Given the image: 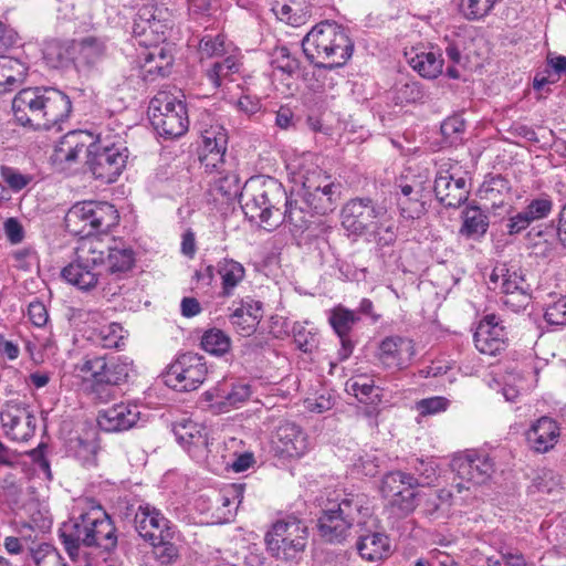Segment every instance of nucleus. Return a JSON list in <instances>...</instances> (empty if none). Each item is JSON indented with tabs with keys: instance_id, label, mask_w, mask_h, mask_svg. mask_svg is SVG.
<instances>
[{
	"instance_id": "13",
	"label": "nucleus",
	"mask_w": 566,
	"mask_h": 566,
	"mask_svg": "<svg viewBox=\"0 0 566 566\" xmlns=\"http://www.w3.org/2000/svg\"><path fill=\"white\" fill-rule=\"evenodd\" d=\"M208 368L205 358L198 354L180 355L167 373L168 381L178 390L197 389L206 379Z\"/></svg>"
},
{
	"instance_id": "63",
	"label": "nucleus",
	"mask_w": 566,
	"mask_h": 566,
	"mask_svg": "<svg viewBox=\"0 0 566 566\" xmlns=\"http://www.w3.org/2000/svg\"><path fill=\"white\" fill-rule=\"evenodd\" d=\"M464 128V122L458 116L449 117L441 124V133L446 138H455Z\"/></svg>"
},
{
	"instance_id": "61",
	"label": "nucleus",
	"mask_w": 566,
	"mask_h": 566,
	"mask_svg": "<svg viewBox=\"0 0 566 566\" xmlns=\"http://www.w3.org/2000/svg\"><path fill=\"white\" fill-rule=\"evenodd\" d=\"M502 302L504 305L512 308V311L520 312L525 310L531 303V294L530 291L505 294Z\"/></svg>"
},
{
	"instance_id": "54",
	"label": "nucleus",
	"mask_w": 566,
	"mask_h": 566,
	"mask_svg": "<svg viewBox=\"0 0 566 566\" xmlns=\"http://www.w3.org/2000/svg\"><path fill=\"white\" fill-rule=\"evenodd\" d=\"M416 486H408L390 500L391 506L396 507L401 515H407L416 509Z\"/></svg>"
},
{
	"instance_id": "2",
	"label": "nucleus",
	"mask_w": 566,
	"mask_h": 566,
	"mask_svg": "<svg viewBox=\"0 0 566 566\" xmlns=\"http://www.w3.org/2000/svg\"><path fill=\"white\" fill-rule=\"evenodd\" d=\"M302 49L314 66L335 69L350 59L354 44L344 28L325 21L313 27L304 36Z\"/></svg>"
},
{
	"instance_id": "5",
	"label": "nucleus",
	"mask_w": 566,
	"mask_h": 566,
	"mask_svg": "<svg viewBox=\"0 0 566 566\" xmlns=\"http://www.w3.org/2000/svg\"><path fill=\"white\" fill-rule=\"evenodd\" d=\"M107 249L95 237H84L76 248V259L66 265L62 277L83 291L96 287L101 281L98 268L105 265Z\"/></svg>"
},
{
	"instance_id": "36",
	"label": "nucleus",
	"mask_w": 566,
	"mask_h": 566,
	"mask_svg": "<svg viewBox=\"0 0 566 566\" xmlns=\"http://www.w3.org/2000/svg\"><path fill=\"white\" fill-rule=\"evenodd\" d=\"M242 66L241 54L238 49H232L229 55L216 61L208 70L207 77L214 87H219L226 81H232V75L240 72Z\"/></svg>"
},
{
	"instance_id": "10",
	"label": "nucleus",
	"mask_w": 566,
	"mask_h": 566,
	"mask_svg": "<svg viewBox=\"0 0 566 566\" xmlns=\"http://www.w3.org/2000/svg\"><path fill=\"white\" fill-rule=\"evenodd\" d=\"M128 150L124 144L99 138L87 149V165L96 179L106 184L116 181L125 168Z\"/></svg>"
},
{
	"instance_id": "53",
	"label": "nucleus",
	"mask_w": 566,
	"mask_h": 566,
	"mask_svg": "<svg viewBox=\"0 0 566 566\" xmlns=\"http://www.w3.org/2000/svg\"><path fill=\"white\" fill-rule=\"evenodd\" d=\"M397 205L405 219H417L424 212L420 196L397 197Z\"/></svg>"
},
{
	"instance_id": "57",
	"label": "nucleus",
	"mask_w": 566,
	"mask_h": 566,
	"mask_svg": "<svg viewBox=\"0 0 566 566\" xmlns=\"http://www.w3.org/2000/svg\"><path fill=\"white\" fill-rule=\"evenodd\" d=\"M366 235L380 247L391 244L396 240V232L392 224H385L378 221L377 226Z\"/></svg>"
},
{
	"instance_id": "32",
	"label": "nucleus",
	"mask_w": 566,
	"mask_h": 566,
	"mask_svg": "<svg viewBox=\"0 0 566 566\" xmlns=\"http://www.w3.org/2000/svg\"><path fill=\"white\" fill-rule=\"evenodd\" d=\"M282 206L285 207L282 212V222L287 223L291 231L303 233L312 223L314 212L307 207L302 195L286 196Z\"/></svg>"
},
{
	"instance_id": "52",
	"label": "nucleus",
	"mask_w": 566,
	"mask_h": 566,
	"mask_svg": "<svg viewBox=\"0 0 566 566\" xmlns=\"http://www.w3.org/2000/svg\"><path fill=\"white\" fill-rule=\"evenodd\" d=\"M495 0H461L460 12L469 20H478L486 15L494 6Z\"/></svg>"
},
{
	"instance_id": "20",
	"label": "nucleus",
	"mask_w": 566,
	"mask_h": 566,
	"mask_svg": "<svg viewBox=\"0 0 566 566\" xmlns=\"http://www.w3.org/2000/svg\"><path fill=\"white\" fill-rule=\"evenodd\" d=\"M140 419V410L132 402H119L102 409L97 415L98 427L106 432H120L133 428Z\"/></svg>"
},
{
	"instance_id": "37",
	"label": "nucleus",
	"mask_w": 566,
	"mask_h": 566,
	"mask_svg": "<svg viewBox=\"0 0 566 566\" xmlns=\"http://www.w3.org/2000/svg\"><path fill=\"white\" fill-rule=\"evenodd\" d=\"M217 272L221 277V295L229 297L233 294L235 287L244 280V266L233 260L224 258L217 264Z\"/></svg>"
},
{
	"instance_id": "8",
	"label": "nucleus",
	"mask_w": 566,
	"mask_h": 566,
	"mask_svg": "<svg viewBox=\"0 0 566 566\" xmlns=\"http://www.w3.org/2000/svg\"><path fill=\"white\" fill-rule=\"evenodd\" d=\"M148 113L154 128L163 137H180L188 130L186 105L169 92H158L150 101Z\"/></svg>"
},
{
	"instance_id": "12",
	"label": "nucleus",
	"mask_w": 566,
	"mask_h": 566,
	"mask_svg": "<svg viewBox=\"0 0 566 566\" xmlns=\"http://www.w3.org/2000/svg\"><path fill=\"white\" fill-rule=\"evenodd\" d=\"M4 434L12 441L24 442L34 436L36 418L23 401L10 400L0 411Z\"/></svg>"
},
{
	"instance_id": "60",
	"label": "nucleus",
	"mask_w": 566,
	"mask_h": 566,
	"mask_svg": "<svg viewBox=\"0 0 566 566\" xmlns=\"http://www.w3.org/2000/svg\"><path fill=\"white\" fill-rule=\"evenodd\" d=\"M553 208V202L548 198H537L532 200L524 209L533 221L547 217Z\"/></svg>"
},
{
	"instance_id": "33",
	"label": "nucleus",
	"mask_w": 566,
	"mask_h": 566,
	"mask_svg": "<svg viewBox=\"0 0 566 566\" xmlns=\"http://www.w3.org/2000/svg\"><path fill=\"white\" fill-rule=\"evenodd\" d=\"M409 65L424 78H437L442 73L443 59L433 50L412 48L406 52Z\"/></svg>"
},
{
	"instance_id": "11",
	"label": "nucleus",
	"mask_w": 566,
	"mask_h": 566,
	"mask_svg": "<svg viewBox=\"0 0 566 566\" xmlns=\"http://www.w3.org/2000/svg\"><path fill=\"white\" fill-rule=\"evenodd\" d=\"M385 207L369 198L349 200L342 209V226L355 235H366L386 216Z\"/></svg>"
},
{
	"instance_id": "42",
	"label": "nucleus",
	"mask_w": 566,
	"mask_h": 566,
	"mask_svg": "<svg viewBox=\"0 0 566 566\" xmlns=\"http://www.w3.org/2000/svg\"><path fill=\"white\" fill-rule=\"evenodd\" d=\"M460 233L469 239H479L488 230L489 219L478 207H468L463 211Z\"/></svg>"
},
{
	"instance_id": "56",
	"label": "nucleus",
	"mask_w": 566,
	"mask_h": 566,
	"mask_svg": "<svg viewBox=\"0 0 566 566\" xmlns=\"http://www.w3.org/2000/svg\"><path fill=\"white\" fill-rule=\"evenodd\" d=\"M449 401L444 397H430L416 402L417 411L422 416L434 415L444 411Z\"/></svg>"
},
{
	"instance_id": "59",
	"label": "nucleus",
	"mask_w": 566,
	"mask_h": 566,
	"mask_svg": "<svg viewBox=\"0 0 566 566\" xmlns=\"http://www.w3.org/2000/svg\"><path fill=\"white\" fill-rule=\"evenodd\" d=\"M2 179L14 191H20L28 186L31 178L19 172L17 169L3 166L0 170Z\"/></svg>"
},
{
	"instance_id": "7",
	"label": "nucleus",
	"mask_w": 566,
	"mask_h": 566,
	"mask_svg": "<svg viewBox=\"0 0 566 566\" xmlns=\"http://www.w3.org/2000/svg\"><path fill=\"white\" fill-rule=\"evenodd\" d=\"M307 539L308 527L295 515L277 520L264 537L269 553L285 560L294 559L304 552Z\"/></svg>"
},
{
	"instance_id": "29",
	"label": "nucleus",
	"mask_w": 566,
	"mask_h": 566,
	"mask_svg": "<svg viewBox=\"0 0 566 566\" xmlns=\"http://www.w3.org/2000/svg\"><path fill=\"white\" fill-rule=\"evenodd\" d=\"M434 192L438 200L446 207L457 208L467 199L469 191L465 179L454 178L449 172H440L434 180Z\"/></svg>"
},
{
	"instance_id": "1",
	"label": "nucleus",
	"mask_w": 566,
	"mask_h": 566,
	"mask_svg": "<svg viewBox=\"0 0 566 566\" xmlns=\"http://www.w3.org/2000/svg\"><path fill=\"white\" fill-rule=\"evenodd\" d=\"M71 109L69 96L53 87L23 88L12 101L17 120L38 129H50L65 120Z\"/></svg>"
},
{
	"instance_id": "40",
	"label": "nucleus",
	"mask_w": 566,
	"mask_h": 566,
	"mask_svg": "<svg viewBox=\"0 0 566 566\" xmlns=\"http://www.w3.org/2000/svg\"><path fill=\"white\" fill-rule=\"evenodd\" d=\"M346 391L354 395L360 402L377 405L380 402V389L374 380L365 375H358L346 381Z\"/></svg>"
},
{
	"instance_id": "48",
	"label": "nucleus",
	"mask_w": 566,
	"mask_h": 566,
	"mask_svg": "<svg viewBox=\"0 0 566 566\" xmlns=\"http://www.w3.org/2000/svg\"><path fill=\"white\" fill-rule=\"evenodd\" d=\"M231 44H226L223 35H206L200 40L199 53L201 57H221L232 51Z\"/></svg>"
},
{
	"instance_id": "25",
	"label": "nucleus",
	"mask_w": 566,
	"mask_h": 566,
	"mask_svg": "<svg viewBox=\"0 0 566 566\" xmlns=\"http://www.w3.org/2000/svg\"><path fill=\"white\" fill-rule=\"evenodd\" d=\"M272 444L276 453L286 458L304 454L307 440L298 426L292 422L281 423L273 434Z\"/></svg>"
},
{
	"instance_id": "49",
	"label": "nucleus",
	"mask_w": 566,
	"mask_h": 566,
	"mask_svg": "<svg viewBox=\"0 0 566 566\" xmlns=\"http://www.w3.org/2000/svg\"><path fill=\"white\" fill-rule=\"evenodd\" d=\"M426 98V91L420 83L415 81L399 84L395 91V101L397 104L423 103Z\"/></svg>"
},
{
	"instance_id": "28",
	"label": "nucleus",
	"mask_w": 566,
	"mask_h": 566,
	"mask_svg": "<svg viewBox=\"0 0 566 566\" xmlns=\"http://www.w3.org/2000/svg\"><path fill=\"white\" fill-rule=\"evenodd\" d=\"M263 317V304L247 297L229 316L231 325L242 336H251Z\"/></svg>"
},
{
	"instance_id": "16",
	"label": "nucleus",
	"mask_w": 566,
	"mask_h": 566,
	"mask_svg": "<svg viewBox=\"0 0 566 566\" xmlns=\"http://www.w3.org/2000/svg\"><path fill=\"white\" fill-rule=\"evenodd\" d=\"M92 502L88 509L81 513L78 517L72 518L62 524L59 531L62 544L72 559L78 556L81 546L91 547V527L88 522H92Z\"/></svg>"
},
{
	"instance_id": "34",
	"label": "nucleus",
	"mask_w": 566,
	"mask_h": 566,
	"mask_svg": "<svg viewBox=\"0 0 566 566\" xmlns=\"http://www.w3.org/2000/svg\"><path fill=\"white\" fill-rule=\"evenodd\" d=\"M174 434L177 441L193 455L208 447L207 430L202 424L192 420H182L174 426Z\"/></svg>"
},
{
	"instance_id": "44",
	"label": "nucleus",
	"mask_w": 566,
	"mask_h": 566,
	"mask_svg": "<svg viewBox=\"0 0 566 566\" xmlns=\"http://www.w3.org/2000/svg\"><path fill=\"white\" fill-rule=\"evenodd\" d=\"M408 486H419V479L401 471L390 472L382 478L380 492L389 502Z\"/></svg>"
},
{
	"instance_id": "41",
	"label": "nucleus",
	"mask_w": 566,
	"mask_h": 566,
	"mask_svg": "<svg viewBox=\"0 0 566 566\" xmlns=\"http://www.w3.org/2000/svg\"><path fill=\"white\" fill-rule=\"evenodd\" d=\"M500 280L501 282L497 287H500L504 295L514 292L531 291V285L525 281L522 274L505 269L504 266H496L491 274L492 282L497 283Z\"/></svg>"
},
{
	"instance_id": "64",
	"label": "nucleus",
	"mask_w": 566,
	"mask_h": 566,
	"mask_svg": "<svg viewBox=\"0 0 566 566\" xmlns=\"http://www.w3.org/2000/svg\"><path fill=\"white\" fill-rule=\"evenodd\" d=\"M28 315L32 324L41 327L46 324L49 319L48 311L43 303L31 302L28 307Z\"/></svg>"
},
{
	"instance_id": "62",
	"label": "nucleus",
	"mask_w": 566,
	"mask_h": 566,
	"mask_svg": "<svg viewBox=\"0 0 566 566\" xmlns=\"http://www.w3.org/2000/svg\"><path fill=\"white\" fill-rule=\"evenodd\" d=\"M415 470L421 479L419 485L430 484L437 478L436 465L432 461L417 459Z\"/></svg>"
},
{
	"instance_id": "46",
	"label": "nucleus",
	"mask_w": 566,
	"mask_h": 566,
	"mask_svg": "<svg viewBox=\"0 0 566 566\" xmlns=\"http://www.w3.org/2000/svg\"><path fill=\"white\" fill-rule=\"evenodd\" d=\"M384 463L382 453L379 450L363 451L354 460L353 473L365 476H375Z\"/></svg>"
},
{
	"instance_id": "21",
	"label": "nucleus",
	"mask_w": 566,
	"mask_h": 566,
	"mask_svg": "<svg viewBox=\"0 0 566 566\" xmlns=\"http://www.w3.org/2000/svg\"><path fill=\"white\" fill-rule=\"evenodd\" d=\"M135 528L138 534L150 543L171 538L169 521L159 510L148 504L140 505L135 514Z\"/></svg>"
},
{
	"instance_id": "19",
	"label": "nucleus",
	"mask_w": 566,
	"mask_h": 566,
	"mask_svg": "<svg viewBox=\"0 0 566 566\" xmlns=\"http://www.w3.org/2000/svg\"><path fill=\"white\" fill-rule=\"evenodd\" d=\"M474 345L484 355L495 356L506 346L507 333L494 314L486 315L474 333Z\"/></svg>"
},
{
	"instance_id": "58",
	"label": "nucleus",
	"mask_w": 566,
	"mask_h": 566,
	"mask_svg": "<svg viewBox=\"0 0 566 566\" xmlns=\"http://www.w3.org/2000/svg\"><path fill=\"white\" fill-rule=\"evenodd\" d=\"M170 538L150 543L154 546V554L161 564H171L178 556L177 547L169 542Z\"/></svg>"
},
{
	"instance_id": "55",
	"label": "nucleus",
	"mask_w": 566,
	"mask_h": 566,
	"mask_svg": "<svg viewBox=\"0 0 566 566\" xmlns=\"http://www.w3.org/2000/svg\"><path fill=\"white\" fill-rule=\"evenodd\" d=\"M544 318L551 325H566V296L548 304Z\"/></svg>"
},
{
	"instance_id": "14",
	"label": "nucleus",
	"mask_w": 566,
	"mask_h": 566,
	"mask_svg": "<svg viewBox=\"0 0 566 566\" xmlns=\"http://www.w3.org/2000/svg\"><path fill=\"white\" fill-rule=\"evenodd\" d=\"M451 468L457 475L465 482L482 484L494 472V463L491 458L475 450H469L455 455L451 461Z\"/></svg>"
},
{
	"instance_id": "22",
	"label": "nucleus",
	"mask_w": 566,
	"mask_h": 566,
	"mask_svg": "<svg viewBox=\"0 0 566 566\" xmlns=\"http://www.w3.org/2000/svg\"><path fill=\"white\" fill-rule=\"evenodd\" d=\"M251 396L250 386L247 384H235L231 388L227 385H219L203 394L208 408L213 413L229 412L245 402Z\"/></svg>"
},
{
	"instance_id": "47",
	"label": "nucleus",
	"mask_w": 566,
	"mask_h": 566,
	"mask_svg": "<svg viewBox=\"0 0 566 566\" xmlns=\"http://www.w3.org/2000/svg\"><path fill=\"white\" fill-rule=\"evenodd\" d=\"M328 321L337 336L344 337L349 335V332L359 321V317L355 314V312L342 306H337L331 311Z\"/></svg>"
},
{
	"instance_id": "23",
	"label": "nucleus",
	"mask_w": 566,
	"mask_h": 566,
	"mask_svg": "<svg viewBox=\"0 0 566 566\" xmlns=\"http://www.w3.org/2000/svg\"><path fill=\"white\" fill-rule=\"evenodd\" d=\"M415 354V344L411 339L389 336L379 344L377 357L386 368L402 369L410 364Z\"/></svg>"
},
{
	"instance_id": "18",
	"label": "nucleus",
	"mask_w": 566,
	"mask_h": 566,
	"mask_svg": "<svg viewBox=\"0 0 566 566\" xmlns=\"http://www.w3.org/2000/svg\"><path fill=\"white\" fill-rule=\"evenodd\" d=\"M302 197L314 213L324 216L336 209L339 199V186L329 181L327 177L318 184L306 178L303 182Z\"/></svg>"
},
{
	"instance_id": "51",
	"label": "nucleus",
	"mask_w": 566,
	"mask_h": 566,
	"mask_svg": "<svg viewBox=\"0 0 566 566\" xmlns=\"http://www.w3.org/2000/svg\"><path fill=\"white\" fill-rule=\"evenodd\" d=\"M125 337V331L118 323L102 326L97 334V340L104 348H119Z\"/></svg>"
},
{
	"instance_id": "39",
	"label": "nucleus",
	"mask_w": 566,
	"mask_h": 566,
	"mask_svg": "<svg viewBox=\"0 0 566 566\" xmlns=\"http://www.w3.org/2000/svg\"><path fill=\"white\" fill-rule=\"evenodd\" d=\"M27 74L25 65L17 59L0 56V94L12 91Z\"/></svg>"
},
{
	"instance_id": "43",
	"label": "nucleus",
	"mask_w": 566,
	"mask_h": 566,
	"mask_svg": "<svg viewBox=\"0 0 566 566\" xmlns=\"http://www.w3.org/2000/svg\"><path fill=\"white\" fill-rule=\"evenodd\" d=\"M83 133L72 132L65 135L55 149V158L59 161L74 163L83 153L87 154L88 146L81 140Z\"/></svg>"
},
{
	"instance_id": "9",
	"label": "nucleus",
	"mask_w": 566,
	"mask_h": 566,
	"mask_svg": "<svg viewBox=\"0 0 566 566\" xmlns=\"http://www.w3.org/2000/svg\"><path fill=\"white\" fill-rule=\"evenodd\" d=\"M76 370L90 389L96 395L109 386L125 382L130 371V365L119 359H107L103 356L85 357L76 365Z\"/></svg>"
},
{
	"instance_id": "50",
	"label": "nucleus",
	"mask_w": 566,
	"mask_h": 566,
	"mask_svg": "<svg viewBox=\"0 0 566 566\" xmlns=\"http://www.w3.org/2000/svg\"><path fill=\"white\" fill-rule=\"evenodd\" d=\"M30 553L36 566H67L56 548L48 543L31 548Z\"/></svg>"
},
{
	"instance_id": "15",
	"label": "nucleus",
	"mask_w": 566,
	"mask_h": 566,
	"mask_svg": "<svg viewBox=\"0 0 566 566\" xmlns=\"http://www.w3.org/2000/svg\"><path fill=\"white\" fill-rule=\"evenodd\" d=\"M164 11L151 4L143 6L134 22V34L142 38L140 44H160L166 39L170 24L163 17Z\"/></svg>"
},
{
	"instance_id": "35",
	"label": "nucleus",
	"mask_w": 566,
	"mask_h": 566,
	"mask_svg": "<svg viewBox=\"0 0 566 566\" xmlns=\"http://www.w3.org/2000/svg\"><path fill=\"white\" fill-rule=\"evenodd\" d=\"M356 547L360 557L367 562H378L389 554V538L378 532L359 535Z\"/></svg>"
},
{
	"instance_id": "38",
	"label": "nucleus",
	"mask_w": 566,
	"mask_h": 566,
	"mask_svg": "<svg viewBox=\"0 0 566 566\" xmlns=\"http://www.w3.org/2000/svg\"><path fill=\"white\" fill-rule=\"evenodd\" d=\"M107 55V46L102 39L86 36L77 42V61L87 69L96 67Z\"/></svg>"
},
{
	"instance_id": "17",
	"label": "nucleus",
	"mask_w": 566,
	"mask_h": 566,
	"mask_svg": "<svg viewBox=\"0 0 566 566\" xmlns=\"http://www.w3.org/2000/svg\"><path fill=\"white\" fill-rule=\"evenodd\" d=\"M135 263L134 251L124 245L107 247V255L105 261V274L101 273V281L98 285L104 291L115 295L119 286H112L113 281H118L129 272Z\"/></svg>"
},
{
	"instance_id": "31",
	"label": "nucleus",
	"mask_w": 566,
	"mask_h": 566,
	"mask_svg": "<svg viewBox=\"0 0 566 566\" xmlns=\"http://www.w3.org/2000/svg\"><path fill=\"white\" fill-rule=\"evenodd\" d=\"M209 174H214L212 178V190L221 195L226 199L239 198L241 199V180L235 170V165L232 160L226 161L219 168L206 169Z\"/></svg>"
},
{
	"instance_id": "45",
	"label": "nucleus",
	"mask_w": 566,
	"mask_h": 566,
	"mask_svg": "<svg viewBox=\"0 0 566 566\" xmlns=\"http://www.w3.org/2000/svg\"><path fill=\"white\" fill-rule=\"evenodd\" d=\"M200 344L205 352L214 356H223L231 348L229 335L219 328L206 331L201 337Z\"/></svg>"
},
{
	"instance_id": "3",
	"label": "nucleus",
	"mask_w": 566,
	"mask_h": 566,
	"mask_svg": "<svg viewBox=\"0 0 566 566\" xmlns=\"http://www.w3.org/2000/svg\"><path fill=\"white\" fill-rule=\"evenodd\" d=\"M285 199V189L275 179L251 178L242 187L240 202L250 220H258L271 230L282 223L281 208Z\"/></svg>"
},
{
	"instance_id": "24",
	"label": "nucleus",
	"mask_w": 566,
	"mask_h": 566,
	"mask_svg": "<svg viewBox=\"0 0 566 566\" xmlns=\"http://www.w3.org/2000/svg\"><path fill=\"white\" fill-rule=\"evenodd\" d=\"M228 135L222 126H211L202 133L201 164L205 169L219 168L226 161Z\"/></svg>"
},
{
	"instance_id": "6",
	"label": "nucleus",
	"mask_w": 566,
	"mask_h": 566,
	"mask_svg": "<svg viewBox=\"0 0 566 566\" xmlns=\"http://www.w3.org/2000/svg\"><path fill=\"white\" fill-rule=\"evenodd\" d=\"M119 221L115 207L104 201H83L73 205L65 216V227L74 235L92 237L105 233Z\"/></svg>"
},
{
	"instance_id": "27",
	"label": "nucleus",
	"mask_w": 566,
	"mask_h": 566,
	"mask_svg": "<svg viewBox=\"0 0 566 566\" xmlns=\"http://www.w3.org/2000/svg\"><path fill=\"white\" fill-rule=\"evenodd\" d=\"M147 48L140 67L144 80L153 82L157 77L166 76L170 73L174 56L168 44H151Z\"/></svg>"
},
{
	"instance_id": "4",
	"label": "nucleus",
	"mask_w": 566,
	"mask_h": 566,
	"mask_svg": "<svg viewBox=\"0 0 566 566\" xmlns=\"http://www.w3.org/2000/svg\"><path fill=\"white\" fill-rule=\"evenodd\" d=\"M370 515L367 499L363 494H345L340 499L329 500L318 518V532L328 543H342L356 523Z\"/></svg>"
},
{
	"instance_id": "26",
	"label": "nucleus",
	"mask_w": 566,
	"mask_h": 566,
	"mask_svg": "<svg viewBox=\"0 0 566 566\" xmlns=\"http://www.w3.org/2000/svg\"><path fill=\"white\" fill-rule=\"evenodd\" d=\"M91 521L88 522L93 536L91 547H99L106 552L113 551L117 546L116 528L103 507L94 502H92Z\"/></svg>"
},
{
	"instance_id": "30",
	"label": "nucleus",
	"mask_w": 566,
	"mask_h": 566,
	"mask_svg": "<svg viewBox=\"0 0 566 566\" xmlns=\"http://www.w3.org/2000/svg\"><path fill=\"white\" fill-rule=\"evenodd\" d=\"M559 427L548 417L539 418L526 432V440L532 450L546 453L552 450L559 438Z\"/></svg>"
}]
</instances>
